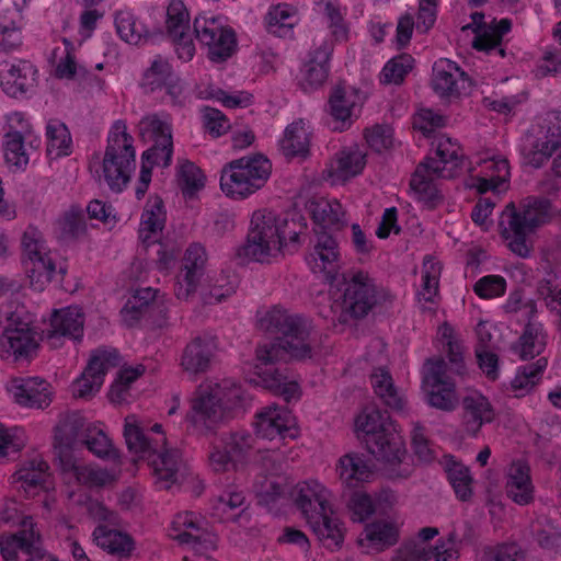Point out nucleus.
Returning <instances> with one entry per match:
<instances>
[{"instance_id":"f704fd0d","label":"nucleus","mask_w":561,"mask_h":561,"mask_svg":"<svg viewBox=\"0 0 561 561\" xmlns=\"http://www.w3.org/2000/svg\"><path fill=\"white\" fill-rule=\"evenodd\" d=\"M167 221L163 201L159 196H150L140 217L138 238L145 248L154 245L162 234Z\"/></svg>"},{"instance_id":"ddd939ff","label":"nucleus","mask_w":561,"mask_h":561,"mask_svg":"<svg viewBox=\"0 0 561 561\" xmlns=\"http://www.w3.org/2000/svg\"><path fill=\"white\" fill-rule=\"evenodd\" d=\"M169 304L167 294L159 289L141 288L127 300L122 309V317L126 325L134 327L139 320L149 316L157 328H163L168 323Z\"/></svg>"},{"instance_id":"f257e3e1","label":"nucleus","mask_w":561,"mask_h":561,"mask_svg":"<svg viewBox=\"0 0 561 561\" xmlns=\"http://www.w3.org/2000/svg\"><path fill=\"white\" fill-rule=\"evenodd\" d=\"M259 325L265 332L278 335L279 341L256 347L253 377H250V381L280 396L287 402L298 400L301 394L299 383L288 375L287 368L276 364L283 352L297 359L311 357L306 321L275 306L259 320Z\"/></svg>"},{"instance_id":"cd10ccee","label":"nucleus","mask_w":561,"mask_h":561,"mask_svg":"<svg viewBox=\"0 0 561 561\" xmlns=\"http://www.w3.org/2000/svg\"><path fill=\"white\" fill-rule=\"evenodd\" d=\"M477 167L469 169L471 178L477 180V188L480 193L496 191L510 179L508 160L500 154H485L477 161Z\"/></svg>"},{"instance_id":"bb28decb","label":"nucleus","mask_w":561,"mask_h":561,"mask_svg":"<svg viewBox=\"0 0 561 561\" xmlns=\"http://www.w3.org/2000/svg\"><path fill=\"white\" fill-rule=\"evenodd\" d=\"M38 70L27 60L0 61V85L11 96H20L36 84Z\"/></svg>"},{"instance_id":"2eb2a0df","label":"nucleus","mask_w":561,"mask_h":561,"mask_svg":"<svg viewBox=\"0 0 561 561\" xmlns=\"http://www.w3.org/2000/svg\"><path fill=\"white\" fill-rule=\"evenodd\" d=\"M38 347L36 332L18 317H10L0 334V358L5 362H20L31 358Z\"/></svg>"},{"instance_id":"13d9d810","label":"nucleus","mask_w":561,"mask_h":561,"mask_svg":"<svg viewBox=\"0 0 561 561\" xmlns=\"http://www.w3.org/2000/svg\"><path fill=\"white\" fill-rule=\"evenodd\" d=\"M370 380L375 393L387 407L394 411H403L405 401L394 387L389 371L385 368H378L371 374Z\"/></svg>"},{"instance_id":"a211bd4d","label":"nucleus","mask_w":561,"mask_h":561,"mask_svg":"<svg viewBox=\"0 0 561 561\" xmlns=\"http://www.w3.org/2000/svg\"><path fill=\"white\" fill-rule=\"evenodd\" d=\"M119 355L115 348H98L90 357L87 368L73 382V394L79 398L92 396L101 388L107 370L118 365Z\"/></svg>"},{"instance_id":"a19ab883","label":"nucleus","mask_w":561,"mask_h":561,"mask_svg":"<svg viewBox=\"0 0 561 561\" xmlns=\"http://www.w3.org/2000/svg\"><path fill=\"white\" fill-rule=\"evenodd\" d=\"M336 473L342 484L348 489H357L371 481L374 470L369 461L359 454L343 455L336 463Z\"/></svg>"},{"instance_id":"3c124183","label":"nucleus","mask_w":561,"mask_h":561,"mask_svg":"<svg viewBox=\"0 0 561 561\" xmlns=\"http://www.w3.org/2000/svg\"><path fill=\"white\" fill-rule=\"evenodd\" d=\"M92 536L98 547L118 558L130 557L135 548V542L128 534L104 525L98 526Z\"/></svg>"},{"instance_id":"0e129e2a","label":"nucleus","mask_w":561,"mask_h":561,"mask_svg":"<svg viewBox=\"0 0 561 561\" xmlns=\"http://www.w3.org/2000/svg\"><path fill=\"white\" fill-rule=\"evenodd\" d=\"M115 26L118 36L126 43L137 45L147 30L133 11L124 9L115 14Z\"/></svg>"},{"instance_id":"e2e57ef3","label":"nucleus","mask_w":561,"mask_h":561,"mask_svg":"<svg viewBox=\"0 0 561 561\" xmlns=\"http://www.w3.org/2000/svg\"><path fill=\"white\" fill-rule=\"evenodd\" d=\"M89 451L99 458H116L117 450L113 447L111 439L102 428V424H88L82 438Z\"/></svg>"},{"instance_id":"f3484780","label":"nucleus","mask_w":561,"mask_h":561,"mask_svg":"<svg viewBox=\"0 0 561 561\" xmlns=\"http://www.w3.org/2000/svg\"><path fill=\"white\" fill-rule=\"evenodd\" d=\"M255 434L264 439H295L299 436V428L291 412L277 404H270L260 409L254 416Z\"/></svg>"},{"instance_id":"bf43d9fd","label":"nucleus","mask_w":561,"mask_h":561,"mask_svg":"<svg viewBox=\"0 0 561 561\" xmlns=\"http://www.w3.org/2000/svg\"><path fill=\"white\" fill-rule=\"evenodd\" d=\"M548 366L545 357L538 358L536 362L520 366L511 381L513 391L517 397L525 396L531 391L542 379V375Z\"/></svg>"},{"instance_id":"7c9ffc66","label":"nucleus","mask_w":561,"mask_h":561,"mask_svg":"<svg viewBox=\"0 0 561 561\" xmlns=\"http://www.w3.org/2000/svg\"><path fill=\"white\" fill-rule=\"evenodd\" d=\"M506 496L520 506L529 505L535 500V485L530 467L524 460L513 461L505 476Z\"/></svg>"},{"instance_id":"72a5a7b5","label":"nucleus","mask_w":561,"mask_h":561,"mask_svg":"<svg viewBox=\"0 0 561 561\" xmlns=\"http://www.w3.org/2000/svg\"><path fill=\"white\" fill-rule=\"evenodd\" d=\"M462 425L471 436H477L482 426L494 421L496 412L490 400L481 392H472L462 399Z\"/></svg>"},{"instance_id":"09e8293b","label":"nucleus","mask_w":561,"mask_h":561,"mask_svg":"<svg viewBox=\"0 0 561 561\" xmlns=\"http://www.w3.org/2000/svg\"><path fill=\"white\" fill-rule=\"evenodd\" d=\"M310 126L305 119H297L289 124L279 140L282 152L288 157H305L310 147Z\"/></svg>"},{"instance_id":"49530a36","label":"nucleus","mask_w":561,"mask_h":561,"mask_svg":"<svg viewBox=\"0 0 561 561\" xmlns=\"http://www.w3.org/2000/svg\"><path fill=\"white\" fill-rule=\"evenodd\" d=\"M264 22L270 34L282 38H290L294 35V28L299 23L298 9L285 2L273 4L268 8Z\"/></svg>"},{"instance_id":"5fc2aeb1","label":"nucleus","mask_w":561,"mask_h":561,"mask_svg":"<svg viewBox=\"0 0 561 561\" xmlns=\"http://www.w3.org/2000/svg\"><path fill=\"white\" fill-rule=\"evenodd\" d=\"M398 540L397 527L387 522H376L365 527L364 533L358 538V545L370 550L381 551L385 548L392 546Z\"/></svg>"},{"instance_id":"6e6552de","label":"nucleus","mask_w":561,"mask_h":561,"mask_svg":"<svg viewBox=\"0 0 561 561\" xmlns=\"http://www.w3.org/2000/svg\"><path fill=\"white\" fill-rule=\"evenodd\" d=\"M272 163L263 154L232 160L222 168L220 188L226 196L242 201L261 190L270 179Z\"/></svg>"},{"instance_id":"9d476101","label":"nucleus","mask_w":561,"mask_h":561,"mask_svg":"<svg viewBox=\"0 0 561 561\" xmlns=\"http://www.w3.org/2000/svg\"><path fill=\"white\" fill-rule=\"evenodd\" d=\"M193 26L201 45L207 47V56L211 61L221 62L232 56L237 47V38L224 16L199 14L195 18Z\"/></svg>"},{"instance_id":"69168bd1","label":"nucleus","mask_w":561,"mask_h":561,"mask_svg":"<svg viewBox=\"0 0 561 561\" xmlns=\"http://www.w3.org/2000/svg\"><path fill=\"white\" fill-rule=\"evenodd\" d=\"M414 66V58L410 54H400L386 62L380 72V82L383 84H401Z\"/></svg>"},{"instance_id":"603ef678","label":"nucleus","mask_w":561,"mask_h":561,"mask_svg":"<svg viewBox=\"0 0 561 561\" xmlns=\"http://www.w3.org/2000/svg\"><path fill=\"white\" fill-rule=\"evenodd\" d=\"M312 220L319 230H340L344 224V210L336 199H319L310 205Z\"/></svg>"},{"instance_id":"58836bf2","label":"nucleus","mask_w":561,"mask_h":561,"mask_svg":"<svg viewBox=\"0 0 561 561\" xmlns=\"http://www.w3.org/2000/svg\"><path fill=\"white\" fill-rule=\"evenodd\" d=\"M541 136L535 145L533 161L540 165L561 147V112H548L540 124Z\"/></svg>"},{"instance_id":"2f4dec72","label":"nucleus","mask_w":561,"mask_h":561,"mask_svg":"<svg viewBox=\"0 0 561 561\" xmlns=\"http://www.w3.org/2000/svg\"><path fill=\"white\" fill-rule=\"evenodd\" d=\"M471 18L473 23L478 26V32L472 43L473 48L504 57L505 50L501 45L503 36L511 31V21L508 19H502L499 22L493 20L490 25L482 26L484 20L483 13L476 12Z\"/></svg>"},{"instance_id":"a18cd8bd","label":"nucleus","mask_w":561,"mask_h":561,"mask_svg":"<svg viewBox=\"0 0 561 561\" xmlns=\"http://www.w3.org/2000/svg\"><path fill=\"white\" fill-rule=\"evenodd\" d=\"M442 263L432 255H426L421 268V286L417 300L423 309H433L438 304Z\"/></svg>"},{"instance_id":"e433bc0d","label":"nucleus","mask_w":561,"mask_h":561,"mask_svg":"<svg viewBox=\"0 0 561 561\" xmlns=\"http://www.w3.org/2000/svg\"><path fill=\"white\" fill-rule=\"evenodd\" d=\"M294 494L295 503L306 520L331 506L330 491L317 480L299 482Z\"/></svg>"},{"instance_id":"9b49d317","label":"nucleus","mask_w":561,"mask_h":561,"mask_svg":"<svg viewBox=\"0 0 561 561\" xmlns=\"http://www.w3.org/2000/svg\"><path fill=\"white\" fill-rule=\"evenodd\" d=\"M138 135L151 146L144 151L145 159L170 165L173 156L172 122L165 113H150L141 117L138 125Z\"/></svg>"},{"instance_id":"8fccbe9b","label":"nucleus","mask_w":561,"mask_h":561,"mask_svg":"<svg viewBox=\"0 0 561 561\" xmlns=\"http://www.w3.org/2000/svg\"><path fill=\"white\" fill-rule=\"evenodd\" d=\"M87 426L84 420L77 413L69 414L59 421L55 428V444L58 447L59 459L61 451L71 453L78 444L82 445Z\"/></svg>"},{"instance_id":"4468645a","label":"nucleus","mask_w":561,"mask_h":561,"mask_svg":"<svg viewBox=\"0 0 561 561\" xmlns=\"http://www.w3.org/2000/svg\"><path fill=\"white\" fill-rule=\"evenodd\" d=\"M139 87L147 94L164 92L171 103L182 104L184 87L181 78L174 71L171 62L163 56L157 55L144 70Z\"/></svg>"},{"instance_id":"774afa93","label":"nucleus","mask_w":561,"mask_h":561,"mask_svg":"<svg viewBox=\"0 0 561 561\" xmlns=\"http://www.w3.org/2000/svg\"><path fill=\"white\" fill-rule=\"evenodd\" d=\"M245 497L240 491H225L217 500L215 510L225 520L237 522L243 517Z\"/></svg>"},{"instance_id":"79ce46f5","label":"nucleus","mask_w":561,"mask_h":561,"mask_svg":"<svg viewBox=\"0 0 561 561\" xmlns=\"http://www.w3.org/2000/svg\"><path fill=\"white\" fill-rule=\"evenodd\" d=\"M307 523L327 549L334 550L342 546L345 529L343 523L333 515L331 506L307 519Z\"/></svg>"},{"instance_id":"a878e982","label":"nucleus","mask_w":561,"mask_h":561,"mask_svg":"<svg viewBox=\"0 0 561 561\" xmlns=\"http://www.w3.org/2000/svg\"><path fill=\"white\" fill-rule=\"evenodd\" d=\"M84 313L79 307H66L55 310L50 319L46 342L51 347H58L61 339L80 341L83 336Z\"/></svg>"},{"instance_id":"5701e85b","label":"nucleus","mask_w":561,"mask_h":561,"mask_svg":"<svg viewBox=\"0 0 561 561\" xmlns=\"http://www.w3.org/2000/svg\"><path fill=\"white\" fill-rule=\"evenodd\" d=\"M340 260L339 244L333 236L324 231H317V241L306 255V263L310 271L331 280L340 270Z\"/></svg>"},{"instance_id":"b1692460","label":"nucleus","mask_w":561,"mask_h":561,"mask_svg":"<svg viewBox=\"0 0 561 561\" xmlns=\"http://www.w3.org/2000/svg\"><path fill=\"white\" fill-rule=\"evenodd\" d=\"M363 101L360 93L352 87H336L329 98V112L332 117V129L344 131L357 117Z\"/></svg>"},{"instance_id":"c756f323","label":"nucleus","mask_w":561,"mask_h":561,"mask_svg":"<svg viewBox=\"0 0 561 561\" xmlns=\"http://www.w3.org/2000/svg\"><path fill=\"white\" fill-rule=\"evenodd\" d=\"M500 226L510 250L520 257L529 256L530 248L526 239L533 230L514 204L507 205L503 210Z\"/></svg>"},{"instance_id":"7ed1b4c3","label":"nucleus","mask_w":561,"mask_h":561,"mask_svg":"<svg viewBox=\"0 0 561 561\" xmlns=\"http://www.w3.org/2000/svg\"><path fill=\"white\" fill-rule=\"evenodd\" d=\"M147 427L136 414L125 417L124 437L130 451L147 457L159 489H170L179 481V477L186 469L178 449H167V438L160 424H154L150 432L157 437L151 438L146 432Z\"/></svg>"},{"instance_id":"1a4fd4ad","label":"nucleus","mask_w":561,"mask_h":561,"mask_svg":"<svg viewBox=\"0 0 561 561\" xmlns=\"http://www.w3.org/2000/svg\"><path fill=\"white\" fill-rule=\"evenodd\" d=\"M254 448L253 436L245 431L214 435L208 444L207 466L215 473H225L244 465Z\"/></svg>"},{"instance_id":"393cba45","label":"nucleus","mask_w":561,"mask_h":561,"mask_svg":"<svg viewBox=\"0 0 561 561\" xmlns=\"http://www.w3.org/2000/svg\"><path fill=\"white\" fill-rule=\"evenodd\" d=\"M332 50V45L324 42L310 53L297 77L298 85L304 92H313L324 85L330 75Z\"/></svg>"},{"instance_id":"c85d7f7f","label":"nucleus","mask_w":561,"mask_h":561,"mask_svg":"<svg viewBox=\"0 0 561 561\" xmlns=\"http://www.w3.org/2000/svg\"><path fill=\"white\" fill-rule=\"evenodd\" d=\"M60 471L68 482L89 488H102L111 484L115 477L106 469L80 463L72 453H60Z\"/></svg>"},{"instance_id":"39448f33","label":"nucleus","mask_w":561,"mask_h":561,"mask_svg":"<svg viewBox=\"0 0 561 561\" xmlns=\"http://www.w3.org/2000/svg\"><path fill=\"white\" fill-rule=\"evenodd\" d=\"M368 272L350 271L343 276L341 287L332 293L331 312L341 324L367 317L373 309L388 299Z\"/></svg>"},{"instance_id":"412c9836","label":"nucleus","mask_w":561,"mask_h":561,"mask_svg":"<svg viewBox=\"0 0 561 561\" xmlns=\"http://www.w3.org/2000/svg\"><path fill=\"white\" fill-rule=\"evenodd\" d=\"M7 390L13 401L31 409H45L51 402V387L41 377H14L7 383Z\"/></svg>"},{"instance_id":"ea45409f","label":"nucleus","mask_w":561,"mask_h":561,"mask_svg":"<svg viewBox=\"0 0 561 561\" xmlns=\"http://www.w3.org/2000/svg\"><path fill=\"white\" fill-rule=\"evenodd\" d=\"M425 161L438 167L445 179L459 175L465 167L461 147L457 141L446 136L437 138L435 157H428Z\"/></svg>"},{"instance_id":"052dcab7","label":"nucleus","mask_w":561,"mask_h":561,"mask_svg":"<svg viewBox=\"0 0 561 561\" xmlns=\"http://www.w3.org/2000/svg\"><path fill=\"white\" fill-rule=\"evenodd\" d=\"M176 181L185 197H193L203 190L206 175L199 167L190 160H179L176 167Z\"/></svg>"},{"instance_id":"338daca9","label":"nucleus","mask_w":561,"mask_h":561,"mask_svg":"<svg viewBox=\"0 0 561 561\" xmlns=\"http://www.w3.org/2000/svg\"><path fill=\"white\" fill-rule=\"evenodd\" d=\"M165 28L169 37L190 32V14L182 0H171L167 8Z\"/></svg>"},{"instance_id":"37998d69","label":"nucleus","mask_w":561,"mask_h":561,"mask_svg":"<svg viewBox=\"0 0 561 561\" xmlns=\"http://www.w3.org/2000/svg\"><path fill=\"white\" fill-rule=\"evenodd\" d=\"M366 165V153L357 146L341 149L328 168V174L333 181H347L362 173Z\"/></svg>"},{"instance_id":"680f3d73","label":"nucleus","mask_w":561,"mask_h":561,"mask_svg":"<svg viewBox=\"0 0 561 561\" xmlns=\"http://www.w3.org/2000/svg\"><path fill=\"white\" fill-rule=\"evenodd\" d=\"M47 152L54 158L71 153L72 139L67 126L59 119H49L46 125Z\"/></svg>"},{"instance_id":"864d4df0","label":"nucleus","mask_w":561,"mask_h":561,"mask_svg":"<svg viewBox=\"0 0 561 561\" xmlns=\"http://www.w3.org/2000/svg\"><path fill=\"white\" fill-rule=\"evenodd\" d=\"M444 470L456 497L463 502L469 501L473 494L474 482L470 469L457 461L453 456H446L444 459Z\"/></svg>"},{"instance_id":"de8ad7c7","label":"nucleus","mask_w":561,"mask_h":561,"mask_svg":"<svg viewBox=\"0 0 561 561\" xmlns=\"http://www.w3.org/2000/svg\"><path fill=\"white\" fill-rule=\"evenodd\" d=\"M547 340L548 334L541 323L528 322L511 350L522 360L533 359L543 353Z\"/></svg>"},{"instance_id":"4d7b16f0","label":"nucleus","mask_w":561,"mask_h":561,"mask_svg":"<svg viewBox=\"0 0 561 561\" xmlns=\"http://www.w3.org/2000/svg\"><path fill=\"white\" fill-rule=\"evenodd\" d=\"M21 9L0 11V53H9L22 45Z\"/></svg>"},{"instance_id":"6ab92c4d","label":"nucleus","mask_w":561,"mask_h":561,"mask_svg":"<svg viewBox=\"0 0 561 561\" xmlns=\"http://www.w3.org/2000/svg\"><path fill=\"white\" fill-rule=\"evenodd\" d=\"M206 262L207 254L203 245L193 243L186 249L174 283V295L178 299L188 300L196 293Z\"/></svg>"},{"instance_id":"c03bdc74","label":"nucleus","mask_w":561,"mask_h":561,"mask_svg":"<svg viewBox=\"0 0 561 561\" xmlns=\"http://www.w3.org/2000/svg\"><path fill=\"white\" fill-rule=\"evenodd\" d=\"M37 539H39V533L35 529L33 518L31 516L24 517L21 522V529L16 534L1 540L0 549L2 558L5 561H16L19 550L28 557Z\"/></svg>"},{"instance_id":"473e14b6","label":"nucleus","mask_w":561,"mask_h":561,"mask_svg":"<svg viewBox=\"0 0 561 561\" xmlns=\"http://www.w3.org/2000/svg\"><path fill=\"white\" fill-rule=\"evenodd\" d=\"M14 477L27 496H35L51 486L49 465L41 455H35L23 461Z\"/></svg>"},{"instance_id":"aec40b11","label":"nucleus","mask_w":561,"mask_h":561,"mask_svg":"<svg viewBox=\"0 0 561 561\" xmlns=\"http://www.w3.org/2000/svg\"><path fill=\"white\" fill-rule=\"evenodd\" d=\"M431 84L440 98L457 99L469 92L471 80L457 62L440 58L433 65Z\"/></svg>"},{"instance_id":"dca6fc26","label":"nucleus","mask_w":561,"mask_h":561,"mask_svg":"<svg viewBox=\"0 0 561 561\" xmlns=\"http://www.w3.org/2000/svg\"><path fill=\"white\" fill-rule=\"evenodd\" d=\"M437 535L436 527L420 529L417 539L401 545L391 561H456L458 556L453 542L442 541L436 546L428 543Z\"/></svg>"},{"instance_id":"f03ea898","label":"nucleus","mask_w":561,"mask_h":561,"mask_svg":"<svg viewBox=\"0 0 561 561\" xmlns=\"http://www.w3.org/2000/svg\"><path fill=\"white\" fill-rule=\"evenodd\" d=\"M243 390L231 379H206L197 386L190 399L185 421L190 430L201 436L215 434L232 420L242 405Z\"/></svg>"},{"instance_id":"4c0bfd02","label":"nucleus","mask_w":561,"mask_h":561,"mask_svg":"<svg viewBox=\"0 0 561 561\" xmlns=\"http://www.w3.org/2000/svg\"><path fill=\"white\" fill-rule=\"evenodd\" d=\"M216 343L210 336H196L183 350L181 367L188 374L207 371L215 355Z\"/></svg>"},{"instance_id":"4be33fe9","label":"nucleus","mask_w":561,"mask_h":561,"mask_svg":"<svg viewBox=\"0 0 561 561\" xmlns=\"http://www.w3.org/2000/svg\"><path fill=\"white\" fill-rule=\"evenodd\" d=\"M169 536L180 545L190 546L194 550H201L208 543L213 545L205 518L190 511L181 512L174 516Z\"/></svg>"},{"instance_id":"423d86ee","label":"nucleus","mask_w":561,"mask_h":561,"mask_svg":"<svg viewBox=\"0 0 561 561\" xmlns=\"http://www.w3.org/2000/svg\"><path fill=\"white\" fill-rule=\"evenodd\" d=\"M355 430L363 436L368 450L390 466L402 462L405 445L400 430L387 412L365 408L355 419Z\"/></svg>"},{"instance_id":"f8f14e48","label":"nucleus","mask_w":561,"mask_h":561,"mask_svg":"<svg viewBox=\"0 0 561 561\" xmlns=\"http://www.w3.org/2000/svg\"><path fill=\"white\" fill-rule=\"evenodd\" d=\"M427 371L423 378L427 402L442 411H454L459 402L456 382L448 374V367L443 358L428 359Z\"/></svg>"},{"instance_id":"c9c22d12","label":"nucleus","mask_w":561,"mask_h":561,"mask_svg":"<svg viewBox=\"0 0 561 561\" xmlns=\"http://www.w3.org/2000/svg\"><path fill=\"white\" fill-rule=\"evenodd\" d=\"M440 178L445 179L438 167L424 160L412 174L410 187L420 202L435 207L443 199L436 185V180Z\"/></svg>"},{"instance_id":"6e6d98bb","label":"nucleus","mask_w":561,"mask_h":561,"mask_svg":"<svg viewBox=\"0 0 561 561\" xmlns=\"http://www.w3.org/2000/svg\"><path fill=\"white\" fill-rule=\"evenodd\" d=\"M23 264L31 286L37 291H42L44 287L50 283L56 271V265L50 253L44 255L36 252L34 256L23 255Z\"/></svg>"},{"instance_id":"20e7f679","label":"nucleus","mask_w":561,"mask_h":561,"mask_svg":"<svg viewBox=\"0 0 561 561\" xmlns=\"http://www.w3.org/2000/svg\"><path fill=\"white\" fill-rule=\"evenodd\" d=\"M305 229L302 222L289 220L275 210L257 209L251 216L243 253L252 261L270 262L286 248L297 250Z\"/></svg>"},{"instance_id":"0eeeda50","label":"nucleus","mask_w":561,"mask_h":561,"mask_svg":"<svg viewBox=\"0 0 561 561\" xmlns=\"http://www.w3.org/2000/svg\"><path fill=\"white\" fill-rule=\"evenodd\" d=\"M136 169V148L134 137L128 133L127 124L123 119L113 123L107 135L102 172L108 187L114 192H122Z\"/></svg>"}]
</instances>
